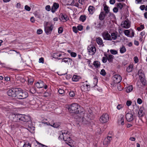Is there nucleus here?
<instances>
[{
	"label": "nucleus",
	"instance_id": "1",
	"mask_svg": "<svg viewBox=\"0 0 147 147\" xmlns=\"http://www.w3.org/2000/svg\"><path fill=\"white\" fill-rule=\"evenodd\" d=\"M58 134L59 139H63L69 146L71 147L74 146V141L71 139L70 133L68 131L64 130L59 131Z\"/></svg>",
	"mask_w": 147,
	"mask_h": 147
},
{
	"label": "nucleus",
	"instance_id": "2",
	"mask_svg": "<svg viewBox=\"0 0 147 147\" xmlns=\"http://www.w3.org/2000/svg\"><path fill=\"white\" fill-rule=\"evenodd\" d=\"M69 110L71 113H78L83 111V108L77 103H75L71 105Z\"/></svg>",
	"mask_w": 147,
	"mask_h": 147
},
{
	"label": "nucleus",
	"instance_id": "3",
	"mask_svg": "<svg viewBox=\"0 0 147 147\" xmlns=\"http://www.w3.org/2000/svg\"><path fill=\"white\" fill-rule=\"evenodd\" d=\"M45 31L47 34H50L53 28V25L50 22H45L44 23Z\"/></svg>",
	"mask_w": 147,
	"mask_h": 147
},
{
	"label": "nucleus",
	"instance_id": "4",
	"mask_svg": "<svg viewBox=\"0 0 147 147\" xmlns=\"http://www.w3.org/2000/svg\"><path fill=\"white\" fill-rule=\"evenodd\" d=\"M28 96L27 92L23 91L20 88H18L16 98L24 99L27 97Z\"/></svg>",
	"mask_w": 147,
	"mask_h": 147
},
{
	"label": "nucleus",
	"instance_id": "5",
	"mask_svg": "<svg viewBox=\"0 0 147 147\" xmlns=\"http://www.w3.org/2000/svg\"><path fill=\"white\" fill-rule=\"evenodd\" d=\"M109 120V116L107 113H104L100 117L99 121L102 123H105L108 122Z\"/></svg>",
	"mask_w": 147,
	"mask_h": 147
},
{
	"label": "nucleus",
	"instance_id": "6",
	"mask_svg": "<svg viewBox=\"0 0 147 147\" xmlns=\"http://www.w3.org/2000/svg\"><path fill=\"white\" fill-rule=\"evenodd\" d=\"M17 90V88L9 90L7 92L8 95L11 96L13 98H16Z\"/></svg>",
	"mask_w": 147,
	"mask_h": 147
},
{
	"label": "nucleus",
	"instance_id": "7",
	"mask_svg": "<svg viewBox=\"0 0 147 147\" xmlns=\"http://www.w3.org/2000/svg\"><path fill=\"white\" fill-rule=\"evenodd\" d=\"M138 74L141 82L143 85H145L146 84V80L145 79L144 74L142 72V70H139Z\"/></svg>",
	"mask_w": 147,
	"mask_h": 147
},
{
	"label": "nucleus",
	"instance_id": "8",
	"mask_svg": "<svg viewBox=\"0 0 147 147\" xmlns=\"http://www.w3.org/2000/svg\"><path fill=\"white\" fill-rule=\"evenodd\" d=\"M87 81H86L85 82H82L81 89L84 91H89L90 89V85L87 84Z\"/></svg>",
	"mask_w": 147,
	"mask_h": 147
},
{
	"label": "nucleus",
	"instance_id": "9",
	"mask_svg": "<svg viewBox=\"0 0 147 147\" xmlns=\"http://www.w3.org/2000/svg\"><path fill=\"white\" fill-rule=\"evenodd\" d=\"M102 35L104 40L111 41V35L106 30L104 31L102 33Z\"/></svg>",
	"mask_w": 147,
	"mask_h": 147
},
{
	"label": "nucleus",
	"instance_id": "10",
	"mask_svg": "<svg viewBox=\"0 0 147 147\" xmlns=\"http://www.w3.org/2000/svg\"><path fill=\"white\" fill-rule=\"evenodd\" d=\"M88 51L89 54L91 55H94L96 51L95 47L92 45H90L88 47Z\"/></svg>",
	"mask_w": 147,
	"mask_h": 147
},
{
	"label": "nucleus",
	"instance_id": "11",
	"mask_svg": "<svg viewBox=\"0 0 147 147\" xmlns=\"http://www.w3.org/2000/svg\"><path fill=\"white\" fill-rule=\"evenodd\" d=\"M112 79L115 83H119L121 80V77L119 75L116 74L113 76Z\"/></svg>",
	"mask_w": 147,
	"mask_h": 147
},
{
	"label": "nucleus",
	"instance_id": "12",
	"mask_svg": "<svg viewBox=\"0 0 147 147\" xmlns=\"http://www.w3.org/2000/svg\"><path fill=\"white\" fill-rule=\"evenodd\" d=\"M121 27L125 28H128L130 26V24L128 20L122 22L121 23Z\"/></svg>",
	"mask_w": 147,
	"mask_h": 147
},
{
	"label": "nucleus",
	"instance_id": "13",
	"mask_svg": "<svg viewBox=\"0 0 147 147\" xmlns=\"http://www.w3.org/2000/svg\"><path fill=\"white\" fill-rule=\"evenodd\" d=\"M61 59V63H62L63 62H64L65 63H67L69 64V63L70 64H71L72 63V60L69 57H65L63 58H59L58 59Z\"/></svg>",
	"mask_w": 147,
	"mask_h": 147
},
{
	"label": "nucleus",
	"instance_id": "14",
	"mask_svg": "<svg viewBox=\"0 0 147 147\" xmlns=\"http://www.w3.org/2000/svg\"><path fill=\"white\" fill-rule=\"evenodd\" d=\"M124 116L122 114H120L118 117V123L119 124H121L122 125H123L124 124Z\"/></svg>",
	"mask_w": 147,
	"mask_h": 147
},
{
	"label": "nucleus",
	"instance_id": "15",
	"mask_svg": "<svg viewBox=\"0 0 147 147\" xmlns=\"http://www.w3.org/2000/svg\"><path fill=\"white\" fill-rule=\"evenodd\" d=\"M21 114H12L13 121H21Z\"/></svg>",
	"mask_w": 147,
	"mask_h": 147
},
{
	"label": "nucleus",
	"instance_id": "16",
	"mask_svg": "<svg viewBox=\"0 0 147 147\" xmlns=\"http://www.w3.org/2000/svg\"><path fill=\"white\" fill-rule=\"evenodd\" d=\"M112 140V137L111 136H108L103 141V144L105 146H107L109 145Z\"/></svg>",
	"mask_w": 147,
	"mask_h": 147
},
{
	"label": "nucleus",
	"instance_id": "17",
	"mask_svg": "<svg viewBox=\"0 0 147 147\" xmlns=\"http://www.w3.org/2000/svg\"><path fill=\"white\" fill-rule=\"evenodd\" d=\"M30 119V117L28 116L21 114V121L25 122H27Z\"/></svg>",
	"mask_w": 147,
	"mask_h": 147
},
{
	"label": "nucleus",
	"instance_id": "18",
	"mask_svg": "<svg viewBox=\"0 0 147 147\" xmlns=\"http://www.w3.org/2000/svg\"><path fill=\"white\" fill-rule=\"evenodd\" d=\"M60 20L61 21L63 22H66L69 20L67 16L65 14H63L61 13L60 15Z\"/></svg>",
	"mask_w": 147,
	"mask_h": 147
},
{
	"label": "nucleus",
	"instance_id": "19",
	"mask_svg": "<svg viewBox=\"0 0 147 147\" xmlns=\"http://www.w3.org/2000/svg\"><path fill=\"white\" fill-rule=\"evenodd\" d=\"M35 16L41 20L44 18V15L42 12H35L34 13Z\"/></svg>",
	"mask_w": 147,
	"mask_h": 147
},
{
	"label": "nucleus",
	"instance_id": "20",
	"mask_svg": "<svg viewBox=\"0 0 147 147\" xmlns=\"http://www.w3.org/2000/svg\"><path fill=\"white\" fill-rule=\"evenodd\" d=\"M126 118L128 121H131L134 119L133 114L131 113H127L126 115Z\"/></svg>",
	"mask_w": 147,
	"mask_h": 147
},
{
	"label": "nucleus",
	"instance_id": "21",
	"mask_svg": "<svg viewBox=\"0 0 147 147\" xmlns=\"http://www.w3.org/2000/svg\"><path fill=\"white\" fill-rule=\"evenodd\" d=\"M59 7V5L57 3H53L51 11L52 13H54L55 12Z\"/></svg>",
	"mask_w": 147,
	"mask_h": 147
},
{
	"label": "nucleus",
	"instance_id": "22",
	"mask_svg": "<svg viewBox=\"0 0 147 147\" xmlns=\"http://www.w3.org/2000/svg\"><path fill=\"white\" fill-rule=\"evenodd\" d=\"M104 22L100 21L97 24L96 27V28L101 29L102 28H104Z\"/></svg>",
	"mask_w": 147,
	"mask_h": 147
},
{
	"label": "nucleus",
	"instance_id": "23",
	"mask_svg": "<svg viewBox=\"0 0 147 147\" xmlns=\"http://www.w3.org/2000/svg\"><path fill=\"white\" fill-rule=\"evenodd\" d=\"M36 86L38 88H41L44 86L43 82L41 80H40L36 83Z\"/></svg>",
	"mask_w": 147,
	"mask_h": 147
},
{
	"label": "nucleus",
	"instance_id": "24",
	"mask_svg": "<svg viewBox=\"0 0 147 147\" xmlns=\"http://www.w3.org/2000/svg\"><path fill=\"white\" fill-rule=\"evenodd\" d=\"M96 40L97 43L98 45H102V46H104V45L103 44L102 40L101 38L99 37L97 38Z\"/></svg>",
	"mask_w": 147,
	"mask_h": 147
},
{
	"label": "nucleus",
	"instance_id": "25",
	"mask_svg": "<svg viewBox=\"0 0 147 147\" xmlns=\"http://www.w3.org/2000/svg\"><path fill=\"white\" fill-rule=\"evenodd\" d=\"M81 79V77L76 75H74L72 78V80L74 82H77Z\"/></svg>",
	"mask_w": 147,
	"mask_h": 147
},
{
	"label": "nucleus",
	"instance_id": "26",
	"mask_svg": "<svg viewBox=\"0 0 147 147\" xmlns=\"http://www.w3.org/2000/svg\"><path fill=\"white\" fill-rule=\"evenodd\" d=\"M105 56L107 58V60L109 62H111L113 61V59L114 57L113 55H109L107 57V55H105Z\"/></svg>",
	"mask_w": 147,
	"mask_h": 147
},
{
	"label": "nucleus",
	"instance_id": "27",
	"mask_svg": "<svg viewBox=\"0 0 147 147\" xmlns=\"http://www.w3.org/2000/svg\"><path fill=\"white\" fill-rule=\"evenodd\" d=\"M111 41L112 40H115L117 37V34L115 32H112L111 34Z\"/></svg>",
	"mask_w": 147,
	"mask_h": 147
},
{
	"label": "nucleus",
	"instance_id": "28",
	"mask_svg": "<svg viewBox=\"0 0 147 147\" xmlns=\"http://www.w3.org/2000/svg\"><path fill=\"white\" fill-rule=\"evenodd\" d=\"M95 8L92 6H90L88 8V11L90 14H92L95 11Z\"/></svg>",
	"mask_w": 147,
	"mask_h": 147
},
{
	"label": "nucleus",
	"instance_id": "29",
	"mask_svg": "<svg viewBox=\"0 0 147 147\" xmlns=\"http://www.w3.org/2000/svg\"><path fill=\"white\" fill-rule=\"evenodd\" d=\"M133 90V87L132 85H130L125 88L126 91L127 93H129Z\"/></svg>",
	"mask_w": 147,
	"mask_h": 147
},
{
	"label": "nucleus",
	"instance_id": "30",
	"mask_svg": "<svg viewBox=\"0 0 147 147\" xmlns=\"http://www.w3.org/2000/svg\"><path fill=\"white\" fill-rule=\"evenodd\" d=\"M93 65L96 68H98L100 67V62L96 61L94 62Z\"/></svg>",
	"mask_w": 147,
	"mask_h": 147
},
{
	"label": "nucleus",
	"instance_id": "31",
	"mask_svg": "<svg viewBox=\"0 0 147 147\" xmlns=\"http://www.w3.org/2000/svg\"><path fill=\"white\" fill-rule=\"evenodd\" d=\"M133 67V64H130L127 68V71L130 72L132 70Z\"/></svg>",
	"mask_w": 147,
	"mask_h": 147
},
{
	"label": "nucleus",
	"instance_id": "32",
	"mask_svg": "<svg viewBox=\"0 0 147 147\" xmlns=\"http://www.w3.org/2000/svg\"><path fill=\"white\" fill-rule=\"evenodd\" d=\"M105 14L103 12H101L99 15V19L101 21L102 20L105 18Z\"/></svg>",
	"mask_w": 147,
	"mask_h": 147
},
{
	"label": "nucleus",
	"instance_id": "33",
	"mask_svg": "<svg viewBox=\"0 0 147 147\" xmlns=\"http://www.w3.org/2000/svg\"><path fill=\"white\" fill-rule=\"evenodd\" d=\"M124 33L126 36L130 37V29L125 30L124 31Z\"/></svg>",
	"mask_w": 147,
	"mask_h": 147
},
{
	"label": "nucleus",
	"instance_id": "34",
	"mask_svg": "<svg viewBox=\"0 0 147 147\" xmlns=\"http://www.w3.org/2000/svg\"><path fill=\"white\" fill-rule=\"evenodd\" d=\"M67 52L70 53V55L71 57H75L77 56V54L76 53L73 52H72L70 50H67Z\"/></svg>",
	"mask_w": 147,
	"mask_h": 147
},
{
	"label": "nucleus",
	"instance_id": "35",
	"mask_svg": "<svg viewBox=\"0 0 147 147\" xmlns=\"http://www.w3.org/2000/svg\"><path fill=\"white\" fill-rule=\"evenodd\" d=\"M86 17L85 15H81L80 17V20L82 22H84L86 20Z\"/></svg>",
	"mask_w": 147,
	"mask_h": 147
},
{
	"label": "nucleus",
	"instance_id": "36",
	"mask_svg": "<svg viewBox=\"0 0 147 147\" xmlns=\"http://www.w3.org/2000/svg\"><path fill=\"white\" fill-rule=\"evenodd\" d=\"M143 111L141 109H140L138 112V115L139 117L143 116Z\"/></svg>",
	"mask_w": 147,
	"mask_h": 147
},
{
	"label": "nucleus",
	"instance_id": "37",
	"mask_svg": "<svg viewBox=\"0 0 147 147\" xmlns=\"http://www.w3.org/2000/svg\"><path fill=\"white\" fill-rule=\"evenodd\" d=\"M126 49L125 47L123 46L121 47L120 48V51L121 53H123L125 52Z\"/></svg>",
	"mask_w": 147,
	"mask_h": 147
},
{
	"label": "nucleus",
	"instance_id": "38",
	"mask_svg": "<svg viewBox=\"0 0 147 147\" xmlns=\"http://www.w3.org/2000/svg\"><path fill=\"white\" fill-rule=\"evenodd\" d=\"M104 9L106 13H107L109 11V7L107 5H105L104 6Z\"/></svg>",
	"mask_w": 147,
	"mask_h": 147
},
{
	"label": "nucleus",
	"instance_id": "39",
	"mask_svg": "<svg viewBox=\"0 0 147 147\" xmlns=\"http://www.w3.org/2000/svg\"><path fill=\"white\" fill-rule=\"evenodd\" d=\"M62 56V54H60L59 53H55L54 54V57L55 58H57V59H58L59 58H58V57H61Z\"/></svg>",
	"mask_w": 147,
	"mask_h": 147
},
{
	"label": "nucleus",
	"instance_id": "40",
	"mask_svg": "<svg viewBox=\"0 0 147 147\" xmlns=\"http://www.w3.org/2000/svg\"><path fill=\"white\" fill-rule=\"evenodd\" d=\"M51 93L50 92H45L43 94V96L45 97H48L51 96Z\"/></svg>",
	"mask_w": 147,
	"mask_h": 147
},
{
	"label": "nucleus",
	"instance_id": "41",
	"mask_svg": "<svg viewBox=\"0 0 147 147\" xmlns=\"http://www.w3.org/2000/svg\"><path fill=\"white\" fill-rule=\"evenodd\" d=\"M130 37L132 38L134 36L135 33L134 31L131 29H130Z\"/></svg>",
	"mask_w": 147,
	"mask_h": 147
},
{
	"label": "nucleus",
	"instance_id": "42",
	"mask_svg": "<svg viewBox=\"0 0 147 147\" xmlns=\"http://www.w3.org/2000/svg\"><path fill=\"white\" fill-rule=\"evenodd\" d=\"M117 7L118 8L121 10L123 7V5L121 3H118L117 4Z\"/></svg>",
	"mask_w": 147,
	"mask_h": 147
},
{
	"label": "nucleus",
	"instance_id": "43",
	"mask_svg": "<svg viewBox=\"0 0 147 147\" xmlns=\"http://www.w3.org/2000/svg\"><path fill=\"white\" fill-rule=\"evenodd\" d=\"M144 28V26L143 25H141L140 27L137 28V30L138 31H140L142 30H143Z\"/></svg>",
	"mask_w": 147,
	"mask_h": 147
},
{
	"label": "nucleus",
	"instance_id": "44",
	"mask_svg": "<svg viewBox=\"0 0 147 147\" xmlns=\"http://www.w3.org/2000/svg\"><path fill=\"white\" fill-rule=\"evenodd\" d=\"M100 74L103 76H105L106 75V72L104 69H102L101 70Z\"/></svg>",
	"mask_w": 147,
	"mask_h": 147
},
{
	"label": "nucleus",
	"instance_id": "45",
	"mask_svg": "<svg viewBox=\"0 0 147 147\" xmlns=\"http://www.w3.org/2000/svg\"><path fill=\"white\" fill-rule=\"evenodd\" d=\"M111 53L113 55H116L117 53V51L115 50L111 49L110 50Z\"/></svg>",
	"mask_w": 147,
	"mask_h": 147
},
{
	"label": "nucleus",
	"instance_id": "46",
	"mask_svg": "<svg viewBox=\"0 0 147 147\" xmlns=\"http://www.w3.org/2000/svg\"><path fill=\"white\" fill-rule=\"evenodd\" d=\"M23 147H31V144L30 143H25L23 146Z\"/></svg>",
	"mask_w": 147,
	"mask_h": 147
},
{
	"label": "nucleus",
	"instance_id": "47",
	"mask_svg": "<svg viewBox=\"0 0 147 147\" xmlns=\"http://www.w3.org/2000/svg\"><path fill=\"white\" fill-rule=\"evenodd\" d=\"M51 125L55 128H58L60 125L59 124L57 123H53V125Z\"/></svg>",
	"mask_w": 147,
	"mask_h": 147
},
{
	"label": "nucleus",
	"instance_id": "48",
	"mask_svg": "<svg viewBox=\"0 0 147 147\" xmlns=\"http://www.w3.org/2000/svg\"><path fill=\"white\" fill-rule=\"evenodd\" d=\"M69 96L72 97H74L75 96V93L73 91H71L69 93Z\"/></svg>",
	"mask_w": 147,
	"mask_h": 147
},
{
	"label": "nucleus",
	"instance_id": "49",
	"mask_svg": "<svg viewBox=\"0 0 147 147\" xmlns=\"http://www.w3.org/2000/svg\"><path fill=\"white\" fill-rule=\"evenodd\" d=\"M73 30L74 32L75 33H77L78 31V29L76 27V26H73L72 27Z\"/></svg>",
	"mask_w": 147,
	"mask_h": 147
},
{
	"label": "nucleus",
	"instance_id": "50",
	"mask_svg": "<svg viewBox=\"0 0 147 147\" xmlns=\"http://www.w3.org/2000/svg\"><path fill=\"white\" fill-rule=\"evenodd\" d=\"M58 92L60 94H63L65 92L63 90L61 89H60L58 90Z\"/></svg>",
	"mask_w": 147,
	"mask_h": 147
},
{
	"label": "nucleus",
	"instance_id": "51",
	"mask_svg": "<svg viewBox=\"0 0 147 147\" xmlns=\"http://www.w3.org/2000/svg\"><path fill=\"white\" fill-rule=\"evenodd\" d=\"M24 8L25 10L28 11H30L31 9L30 7L27 5H26L25 6Z\"/></svg>",
	"mask_w": 147,
	"mask_h": 147
},
{
	"label": "nucleus",
	"instance_id": "52",
	"mask_svg": "<svg viewBox=\"0 0 147 147\" xmlns=\"http://www.w3.org/2000/svg\"><path fill=\"white\" fill-rule=\"evenodd\" d=\"M77 28L78 30L79 31H81L83 29V26L80 25H79L78 26Z\"/></svg>",
	"mask_w": 147,
	"mask_h": 147
},
{
	"label": "nucleus",
	"instance_id": "53",
	"mask_svg": "<svg viewBox=\"0 0 147 147\" xmlns=\"http://www.w3.org/2000/svg\"><path fill=\"white\" fill-rule=\"evenodd\" d=\"M63 31V29L61 27H60L58 28V32L59 33H61Z\"/></svg>",
	"mask_w": 147,
	"mask_h": 147
},
{
	"label": "nucleus",
	"instance_id": "54",
	"mask_svg": "<svg viewBox=\"0 0 147 147\" xmlns=\"http://www.w3.org/2000/svg\"><path fill=\"white\" fill-rule=\"evenodd\" d=\"M107 58L105 57H103L102 58V61L103 63H105L107 62Z\"/></svg>",
	"mask_w": 147,
	"mask_h": 147
},
{
	"label": "nucleus",
	"instance_id": "55",
	"mask_svg": "<svg viewBox=\"0 0 147 147\" xmlns=\"http://www.w3.org/2000/svg\"><path fill=\"white\" fill-rule=\"evenodd\" d=\"M98 79L97 78H94V84L95 85L94 86L96 85L97 84L98 82Z\"/></svg>",
	"mask_w": 147,
	"mask_h": 147
},
{
	"label": "nucleus",
	"instance_id": "56",
	"mask_svg": "<svg viewBox=\"0 0 147 147\" xmlns=\"http://www.w3.org/2000/svg\"><path fill=\"white\" fill-rule=\"evenodd\" d=\"M123 107V105L121 104L118 105L117 107V108L118 110L120 109L121 108Z\"/></svg>",
	"mask_w": 147,
	"mask_h": 147
},
{
	"label": "nucleus",
	"instance_id": "57",
	"mask_svg": "<svg viewBox=\"0 0 147 147\" xmlns=\"http://www.w3.org/2000/svg\"><path fill=\"white\" fill-rule=\"evenodd\" d=\"M137 102L139 104H141L142 102V100L140 98H138L137 100Z\"/></svg>",
	"mask_w": 147,
	"mask_h": 147
},
{
	"label": "nucleus",
	"instance_id": "58",
	"mask_svg": "<svg viewBox=\"0 0 147 147\" xmlns=\"http://www.w3.org/2000/svg\"><path fill=\"white\" fill-rule=\"evenodd\" d=\"M39 63H44V59L43 58L41 57L40 58L39 60Z\"/></svg>",
	"mask_w": 147,
	"mask_h": 147
},
{
	"label": "nucleus",
	"instance_id": "59",
	"mask_svg": "<svg viewBox=\"0 0 147 147\" xmlns=\"http://www.w3.org/2000/svg\"><path fill=\"white\" fill-rule=\"evenodd\" d=\"M45 9L47 11H49L51 10L50 6L49 5H47L45 7Z\"/></svg>",
	"mask_w": 147,
	"mask_h": 147
},
{
	"label": "nucleus",
	"instance_id": "60",
	"mask_svg": "<svg viewBox=\"0 0 147 147\" xmlns=\"http://www.w3.org/2000/svg\"><path fill=\"white\" fill-rule=\"evenodd\" d=\"M134 61L136 63H137L139 61L138 57H135L134 58Z\"/></svg>",
	"mask_w": 147,
	"mask_h": 147
},
{
	"label": "nucleus",
	"instance_id": "61",
	"mask_svg": "<svg viewBox=\"0 0 147 147\" xmlns=\"http://www.w3.org/2000/svg\"><path fill=\"white\" fill-rule=\"evenodd\" d=\"M126 104L127 106H130L132 104V102L130 100H127Z\"/></svg>",
	"mask_w": 147,
	"mask_h": 147
},
{
	"label": "nucleus",
	"instance_id": "62",
	"mask_svg": "<svg viewBox=\"0 0 147 147\" xmlns=\"http://www.w3.org/2000/svg\"><path fill=\"white\" fill-rule=\"evenodd\" d=\"M118 11V9L117 7H114L113 9V11L114 12L116 13Z\"/></svg>",
	"mask_w": 147,
	"mask_h": 147
},
{
	"label": "nucleus",
	"instance_id": "63",
	"mask_svg": "<svg viewBox=\"0 0 147 147\" xmlns=\"http://www.w3.org/2000/svg\"><path fill=\"white\" fill-rule=\"evenodd\" d=\"M42 32V30L41 29H39L37 30V33L38 34H40Z\"/></svg>",
	"mask_w": 147,
	"mask_h": 147
},
{
	"label": "nucleus",
	"instance_id": "64",
	"mask_svg": "<svg viewBox=\"0 0 147 147\" xmlns=\"http://www.w3.org/2000/svg\"><path fill=\"white\" fill-rule=\"evenodd\" d=\"M30 20L32 23H34L35 21V19L33 17H32L30 18Z\"/></svg>",
	"mask_w": 147,
	"mask_h": 147
}]
</instances>
